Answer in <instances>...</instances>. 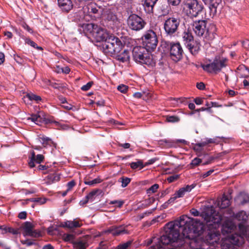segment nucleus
I'll return each mask as SVG.
<instances>
[{"label":"nucleus","instance_id":"1","mask_svg":"<svg viewBox=\"0 0 249 249\" xmlns=\"http://www.w3.org/2000/svg\"><path fill=\"white\" fill-rule=\"evenodd\" d=\"M204 230L202 222L182 215L179 219L167 223L163 234L148 243H153L148 249H191L198 246L196 238Z\"/></svg>","mask_w":249,"mask_h":249},{"label":"nucleus","instance_id":"2","mask_svg":"<svg viewBox=\"0 0 249 249\" xmlns=\"http://www.w3.org/2000/svg\"><path fill=\"white\" fill-rule=\"evenodd\" d=\"M84 26L85 29L91 34L97 42H104L102 47L105 53L112 55L118 54L121 52L123 45L119 38L109 35L106 30L96 24L88 23Z\"/></svg>","mask_w":249,"mask_h":249},{"label":"nucleus","instance_id":"3","mask_svg":"<svg viewBox=\"0 0 249 249\" xmlns=\"http://www.w3.org/2000/svg\"><path fill=\"white\" fill-rule=\"evenodd\" d=\"M145 47L137 46L132 50V56L134 60L137 63L141 64L151 65L152 64L153 59L148 51Z\"/></svg>","mask_w":249,"mask_h":249},{"label":"nucleus","instance_id":"4","mask_svg":"<svg viewBox=\"0 0 249 249\" xmlns=\"http://www.w3.org/2000/svg\"><path fill=\"white\" fill-rule=\"evenodd\" d=\"M202 215L210 230L217 228L222 219L221 214L213 208L207 210Z\"/></svg>","mask_w":249,"mask_h":249},{"label":"nucleus","instance_id":"5","mask_svg":"<svg viewBox=\"0 0 249 249\" xmlns=\"http://www.w3.org/2000/svg\"><path fill=\"white\" fill-rule=\"evenodd\" d=\"M228 59L226 58L217 56L213 62L202 66L203 70L208 72L217 73L220 71L223 68L227 65Z\"/></svg>","mask_w":249,"mask_h":249},{"label":"nucleus","instance_id":"6","mask_svg":"<svg viewBox=\"0 0 249 249\" xmlns=\"http://www.w3.org/2000/svg\"><path fill=\"white\" fill-rule=\"evenodd\" d=\"M142 40L143 45L150 51L155 49L158 43L157 34L152 29L146 31L142 37Z\"/></svg>","mask_w":249,"mask_h":249},{"label":"nucleus","instance_id":"7","mask_svg":"<svg viewBox=\"0 0 249 249\" xmlns=\"http://www.w3.org/2000/svg\"><path fill=\"white\" fill-rule=\"evenodd\" d=\"M207 24V20L204 19L195 20L191 24V25L196 36L199 37L207 38L210 35V32Z\"/></svg>","mask_w":249,"mask_h":249},{"label":"nucleus","instance_id":"8","mask_svg":"<svg viewBox=\"0 0 249 249\" xmlns=\"http://www.w3.org/2000/svg\"><path fill=\"white\" fill-rule=\"evenodd\" d=\"M162 45L169 47L170 56L173 61L178 62L182 59L183 51L179 43L165 41L162 42Z\"/></svg>","mask_w":249,"mask_h":249},{"label":"nucleus","instance_id":"9","mask_svg":"<svg viewBox=\"0 0 249 249\" xmlns=\"http://www.w3.org/2000/svg\"><path fill=\"white\" fill-rule=\"evenodd\" d=\"M185 6L188 14L191 17H197L204 9L202 3L197 0H187Z\"/></svg>","mask_w":249,"mask_h":249},{"label":"nucleus","instance_id":"10","mask_svg":"<svg viewBox=\"0 0 249 249\" xmlns=\"http://www.w3.org/2000/svg\"><path fill=\"white\" fill-rule=\"evenodd\" d=\"M127 24L128 27L132 30L139 31L144 27L146 22L137 15L131 14L127 19Z\"/></svg>","mask_w":249,"mask_h":249},{"label":"nucleus","instance_id":"11","mask_svg":"<svg viewBox=\"0 0 249 249\" xmlns=\"http://www.w3.org/2000/svg\"><path fill=\"white\" fill-rule=\"evenodd\" d=\"M180 22L178 18L171 17L167 18L164 23V29L166 34L169 36L175 34L178 31Z\"/></svg>","mask_w":249,"mask_h":249},{"label":"nucleus","instance_id":"12","mask_svg":"<svg viewBox=\"0 0 249 249\" xmlns=\"http://www.w3.org/2000/svg\"><path fill=\"white\" fill-rule=\"evenodd\" d=\"M28 120H31L37 125H41L42 124H48L53 122L49 119L44 117L43 112H39L36 114H32L31 116L28 117Z\"/></svg>","mask_w":249,"mask_h":249},{"label":"nucleus","instance_id":"13","mask_svg":"<svg viewBox=\"0 0 249 249\" xmlns=\"http://www.w3.org/2000/svg\"><path fill=\"white\" fill-rule=\"evenodd\" d=\"M125 226L120 225L119 226H113L110 227L106 232L111 233L114 236H118L121 234H127L128 231L125 229Z\"/></svg>","mask_w":249,"mask_h":249},{"label":"nucleus","instance_id":"14","mask_svg":"<svg viewBox=\"0 0 249 249\" xmlns=\"http://www.w3.org/2000/svg\"><path fill=\"white\" fill-rule=\"evenodd\" d=\"M44 157L41 154H38L36 156L35 155L34 151L31 152V156L29 158L28 161V165L30 168H33L35 166V163H40L43 161Z\"/></svg>","mask_w":249,"mask_h":249},{"label":"nucleus","instance_id":"15","mask_svg":"<svg viewBox=\"0 0 249 249\" xmlns=\"http://www.w3.org/2000/svg\"><path fill=\"white\" fill-rule=\"evenodd\" d=\"M229 240L231 245L239 246L244 243V238L241 235L235 233L230 235Z\"/></svg>","mask_w":249,"mask_h":249},{"label":"nucleus","instance_id":"16","mask_svg":"<svg viewBox=\"0 0 249 249\" xmlns=\"http://www.w3.org/2000/svg\"><path fill=\"white\" fill-rule=\"evenodd\" d=\"M182 40L186 46L187 44L193 43L194 41V36L190 31L188 29L185 30L182 34Z\"/></svg>","mask_w":249,"mask_h":249},{"label":"nucleus","instance_id":"17","mask_svg":"<svg viewBox=\"0 0 249 249\" xmlns=\"http://www.w3.org/2000/svg\"><path fill=\"white\" fill-rule=\"evenodd\" d=\"M58 4L62 10L68 12L73 7V4L71 0H57Z\"/></svg>","mask_w":249,"mask_h":249},{"label":"nucleus","instance_id":"18","mask_svg":"<svg viewBox=\"0 0 249 249\" xmlns=\"http://www.w3.org/2000/svg\"><path fill=\"white\" fill-rule=\"evenodd\" d=\"M186 47L189 49L190 52L194 55H196L200 50V44L196 42H194L187 44Z\"/></svg>","mask_w":249,"mask_h":249},{"label":"nucleus","instance_id":"19","mask_svg":"<svg viewBox=\"0 0 249 249\" xmlns=\"http://www.w3.org/2000/svg\"><path fill=\"white\" fill-rule=\"evenodd\" d=\"M158 0H145L143 7L145 11L147 13H151L153 12V8Z\"/></svg>","mask_w":249,"mask_h":249},{"label":"nucleus","instance_id":"20","mask_svg":"<svg viewBox=\"0 0 249 249\" xmlns=\"http://www.w3.org/2000/svg\"><path fill=\"white\" fill-rule=\"evenodd\" d=\"M158 144L161 146L166 148H171L176 147L175 140L170 139H163L158 141Z\"/></svg>","mask_w":249,"mask_h":249},{"label":"nucleus","instance_id":"21","mask_svg":"<svg viewBox=\"0 0 249 249\" xmlns=\"http://www.w3.org/2000/svg\"><path fill=\"white\" fill-rule=\"evenodd\" d=\"M222 0H210L209 2L207 3L209 5L211 12L214 15L217 12V8L221 3Z\"/></svg>","mask_w":249,"mask_h":249},{"label":"nucleus","instance_id":"22","mask_svg":"<svg viewBox=\"0 0 249 249\" xmlns=\"http://www.w3.org/2000/svg\"><path fill=\"white\" fill-rule=\"evenodd\" d=\"M116 58L118 60L122 62L129 61L130 56L128 51L126 50H124L123 52L116 55Z\"/></svg>","mask_w":249,"mask_h":249},{"label":"nucleus","instance_id":"23","mask_svg":"<svg viewBox=\"0 0 249 249\" xmlns=\"http://www.w3.org/2000/svg\"><path fill=\"white\" fill-rule=\"evenodd\" d=\"M234 228V225L231 221H226L223 224L222 228V232L223 233L231 232Z\"/></svg>","mask_w":249,"mask_h":249},{"label":"nucleus","instance_id":"24","mask_svg":"<svg viewBox=\"0 0 249 249\" xmlns=\"http://www.w3.org/2000/svg\"><path fill=\"white\" fill-rule=\"evenodd\" d=\"M227 213L229 214L230 217H233L237 218L238 220H243V216L245 215V212L244 211H241L237 213H234L231 209L227 210Z\"/></svg>","mask_w":249,"mask_h":249},{"label":"nucleus","instance_id":"25","mask_svg":"<svg viewBox=\"0 0 249 249\" xmlns=\"http://www.w3.org/2000/svg\"><path fill=\"white\" fill-rule=\"evenodd\" d=\"M230 205V201L227 196H223L220 201L218 202L219 208L223 209L228 207Z\"/></svg>","mask_w":249,"mask_h":249},{"label":"nucleus","instance_id":"26","mask_svg":"<svg viewBox=\"0 0 249 249\" xmlns=\"http://www.w3.org/2000/svg\"><path fill=\"white\" fill-rule=\"evenodd\" d=\"M82 225V223L77 220L67 221L65 222L63 226L69 229H73L74 228L80 227Z\"/></svg>","mask_w":249,"mask_h":249},{"label":"nucleus","instance_id":"27","mask_svg":"<svg viewBox=\"0 0 249 249\" xmlns=\"http://www.w3.org/2000/svg\"><path fill=\"white\" fill-rule=\"evenodd\" d=\"M49 85L54 89L61 90L65 88L66 84L58 81L56 82L55 81H49Z\"/></svg>","mask_w":249,"mask_h":249},{"label":"nucleus","instance_id":"28","mask_svg":"<svg viewBox=\"0 0 249 249\" xmlns=\"http://www.w3.org/2000/svg\"><path fill=\"white\" fill-rule=\"evenodd\" d=\"M101 182L102 179H101L100 178H96L92 180H90L89 177V176H86L84 178L85 184L90 186H93L94 184L99 183Z\"/></svg>","mask_w":249,"mask_h":249},{"label":"nucleus","instance_id":"29","mask_svg":"<svg viewBox=\"0 0 249 249\" xmlns=\"http://www.w3.org/2000/svg\"><path fill=\"white\" fill-rule=\"evenodd\" d=\"M239 231L240 232V235H241L243 237L247 236L249 235V228L245 226L242 224H239L238 225Z\"/></svg>","mask_w":249,"mask_h":249},{"label":"nucleus","instance_id":"30","mask_svg":"<svg viewBox=\"0 0 249 249\" xmlns=\"http://www.w3.org/2000/svg\"><path fill=\"white\" fill-rule=\"evenodd\" d=\"M72 243L74 247L77 249H86L87 247V242L83 240H77Z\"/></svg>","mask_w":249,"mask_h":249},{"label":"nucleus","instance_id":"31","mask_svg":"<svg viewBox=\"0 0 249 249\" xmlns=\"http://www.w3.org/2000/svg\"><path fill=\"white\" fill-rule=\"evenodd\" d=\"M24 235H28L33 230V225L30 222H25L23 225Z\"/></svg>","mask_w":249,"mask_h":249},{"label":"nucleus","instance_id":"32","mask_svg":"<svg viewBox=\"0 0 249 249\" xmlns=\"http://www.w3.org/2000/svg\"><path fill=\"white\" fill-rule=\"evenodd\" d=\"M239 70L241 71L240 73L241 77L248 78L249 77V69L245 66L243 65L240 66Z\"/></svg>","mask_w":249,"mask_h":249},{"label":"nucleus","instance_id":"33","mask_svg":"<svg viewBox=\"0 0 249 249\" xmlns=\"http://www.w3.org/2000/svg\"><path fill=\"white\" fill-rule=\"evenodd\" d=\"M131 180V179L130 178L123 176L119 179L118 181L122 183L121 186L123 188H124L129 184Z\"/></svg>","mask_w":249,"mask_h":249},{"label":"nucleus","instance_id":"34","mask_svg":"<svg viewBox=\"0 0 249 249\" xmlns=\"http://www.w3.org/2000/svg\"><path fill=\"white\" fill-rule=\"evenodd\" d=\"M26 97L31 101H35L37 103L41 101L42 99L40 96L34 94L32 93H28L26 95Z\"/></svg>","mask_w":249,"mask_h":249},{"label":"nucleus","instance_id":"35","mask_svg":"<svg viewBox=\"0 0 249 249\" xmlns=\"http://www.w3.org/2000/svg\"><path fill=\"white\" fill-rule=\"evenodd\" d=\"M60 178L58 174H54L52 175H50L48 176V179L50 180L48 181V183L51 184L52 183L58 181L60 180Z\"/></svg>","mask_w":249,"mask_h":249},{"label":"nucleus","instance_id":"36","mask_svg":"<svg viewBox=\"0 0 249 249\" xmlns=\"http://www.w3.org/2000/svg\"><path fill=\"white\" fill-rule=\"evenodd\" d=\"M101 190L99 189H95L90 192L86 197L89 200H93L95 196L97 195V193L99 192H100Z\"/></svg>","mask_w":249,"mask_h":249},{"label":"nucleus","instance_id":"37","mask_svg":"<svg viewBox=\"0 0 249 249\" xmlns=\"http://www.w3.org/2000/svg\"><path fill=\"white\" fill-rule=\"evenodd\" d=\"M180 121L179 117L177 116H170L167 115L166 116V121L169 123H178Z\"/></svg>","mask_w":249,"mask_h":249},{"label":"nucleus","instance_id":"38","mask_svg":"<svg viewBox=\"0 0 249 249\" xmlns=\"http://www.w3.org/2000/svg\"><path fill=\"white\" fill-rule=\"evenodd\" d=\"M130 167L133 169H136L138 168H140L141 169L144 167L142 161H138L137 162H133L130 164Z\"/></svg>","mask_w":249,"mask_h":249},{"label":"nucleus","instance_id":"39","mask_svg":"<svg viewBox=\"0 0 249 249\" xmlns=\"http://www.w3.org/2000/svg\"><path fill=\"white\" fill-rule=\"evenodd\" d=\"M132 244V241H128L125 243H124L119 245L115 249H127Z\"/></svg>","mask_w":249,"mask_h":249},{"label":"nucleus","instance_id":"40","mask_svg":"<svg viewBox=\"0 0 249 249\" xmlns=\"http://www.w3.org/2000/svg\"><path fill=\"white\" fill-rule=\"evenodd\" d=\"M39 139L41 142L44 147L46 146L48 144H50V143L51 142V139L48 137L42 136L40 137Z\"/></svg>","mask_w":249,"mask_h":249},{"label":"nucleus","instance_id":"41","mask_svg":"<svg viewBox=\"0 0 249 249\" xmlns=\"http://www.w3.org/2000/svg\"><path fill=\"white\" fill-rule=\"evenodd\" d=\"M74 235L71 234H64L63 235V239L66 242H73Z\"/></svg>","mask_w":249,"mask_h":249},{"label":"nucleus","instance_id":"42","mask_svg":"<svg viewBox=\"0 0 249 249\" xmlns=\"http://www.w3.org/2000/svg\"><path fill=\"white\" fill-rule=\"evenodd\" d=\"M28 200L32 202H36L39 204H43L46 202V199L45 198H42L40 197L31 198L28 199Z\"/></svg>","mask_w":249,"mask_h":249},{"label":"nucleus","instance_id":"43","mask_svg":"<svg viewBox=\"0 0 249 249\" xmlns=\"http://www.w3.org/2000/svg\"><path fill=\"white\" fill-rule=\"evenodd\" d=\"M88 12L89 13L97 14L98 13L99 9L95 5H90L88 7Z\"/></svg>","mask_w":249,"mask_h":249},{"label":"nucleus","instance_id":"44","mask_svg":"<svg viewBox=\"0 0 249 249\" xmlns=\"http://www.w3.org/2000/svg\"><path fill=\"white\" fill-rule=\"evenodd\" d=\"M201 161L202 160L200 159L196 158L192 160L190 163V166L191 168H194L195 167L198 165L199 163L201 162Z\"/></svg>","mask_w":249,"mask_h":249},{"label":"nucleus","instance_id":"45","mask_svg":"<svg viewBox=\"0 0 249 249\" xmlns=\"http://www.w3.org/2000/svg\"><path fill=\"white\" fill-rule=\"evenodd\" d=\"M185 193L186 192L185 188H183L182 187L179 189L178 191H177L175 193V195L176 196L177 198H179L183 197L184 196Z\"/></svg>","mask_w":249,"mask_h":249},{"label":"nucleus","instance_id":"46","mask_svg":"<svg viewBox=\"0 0 249 249\" xmlns=\"http://www.w3.org/2000/svg\"><path fill=\"white\" fill-rule=\"evenodd\" d=\"M159 186L158 184H154L147 190V193L150 194L156 192L157 189L159 188Z\"/></svg>","mask_w":249,"mask_h":249},{"label":"nucleus","instance_id":"47","mask_svg":"<svg viewBox=\"0 0 249 249\" xmlns=\"http://www.w3.org/2000/svg\"><path fill=\"white\" fill-rule=\"evenodd\" d=\"M179 178V175H173L167 178V180L169 183L173 182L177 179H178Z\"/></svg>","mask_w":249,"mask_h":249},{"label":"nucleus","instance_id":"48","mask_svg":"<svg viewBox=\"0 0 249 249\" xmlns=\"http://www.w3.org/2000/svg\"><path fill=\"white\" fill-rule=\"evenodd\" d=\"M27 236H30L33 237H39L41 236V233L40 232L37 231L36 230H32L31 232Z\"/></svg>","mask_w":249,"mask_h":249},{"label":"nucleus","instance_id":"49","mask_svg":"<svg viewBox=\"0 0 249 249\" xmlns=\"http://www.w3.org/2000/svg\"><path fill=\"white\" fill-rule=\"evenodd\" d=\"M93 84V82L92 81H90L87 84L83 86L81 89L83 91H87L91 87Z\"/></svg>","mask_w":249,"mask_h":249},{"label":"nucleus","instance_id":"50","mask_svg":"<svg viewBox=\"0 0 249 249\" xmlns=\"http://www.w3.org/2000/svg\"><path fill=\"white\" fill-rule=\"evenodd\" d=\"M117 89L122 93H126L128 90V87L124 85H121L118 86Z\"/></svg>","mask_w":249,"mask_h":249},{"label":"nucleus","instance_id":"51","mask_svg":"<svg viewBox=\"0 0 249 249\" xmlns=\"http://www.w3.org/2000/svg\"><path fill=\"white\" fill-rule=\"evenodd\" d=\"M107 18L108 20H114V19L116 18L115 15L113 12L107 11Z\"/></svg>","mask_w":249,"mask_h":249},{"label":"nucleus","instance_id":"52","mask_svg":"<svg viewBox=\"0 0 249 249\" xmlns=\"http://www.w3.org/2000/svg\"><path fill=\"white\" fill-rule=\"evenodd\" d=\"M21 243L23 245H26L27 246H31L35 244V242L34 241L28 239L25 240H21Z\"/></svg>","mask_w":249,"mask_h":249},{"label":"nucleus","instance_id":"53","mask_svg":"<svg viewBox=\"0 0 249 249\" xmlns=\"http://www.w3.org/2000/svg\"><path fill=\"white\" fill-rule=\"evenodd\" d=\"M241 203L242 204L249 202V195L248 194H244L242 196Z\"/></svg>","mask_w":249,"mask_h":249},{"label":"nucleus","instance_id":"54","mask_svg":"<svg viewBox=\"0 0 249 249\" xmlns=\"http://www.w3.org/2000/svg\"><path fill=\"white\" fill-rule=\"evenodd\" d=\"M75 185H76V183H75V181L73 180H71V181H69V182H68L67 184L68 191H70Z\"/></svg>","mask_w":249,"mask_h":249},{"label":"nucleus","instance_id":"55","mask_svg":"<svg viewBox=\"0 0 249 249\" xmlns=\"http://www.w3.org/2000/svg\"><path fill=\"white\" fill-rule=\"evenodd\" d=\"M4 229L5 232H9L10 233H12L14 234H18L17 230H16L13 228H7L6 227H4Z\"/></svg>","mask_w":249,"mask_h":249},{"label":"nucleus","instance_id":"56","mask_svg":"<svg viewBox=\"0 0 249 249\" xmlns=\"http://www.w3.org/2000/svg\"><path fill=\"white\" fill-rule=\"evenodd\" d=\"M168 2L170 5L177 6L180 3V0H168Z\"/></svg>","mask_w":249,"mask_h":249},{"label":"nucleus","instance_id":"57","mask_svg":"<svg viewBox=\"0 0 249 249\" xmlns=\"http://www.w3.org/2000/svg\"><path fill=\"white\" fill-rule=\"evenodd\" d=\"M177 197L175 195V194L173 195V196L171 197L167 202H166L165 203H164V205H166V204H170V203H173L174 202V201L177 199Z\"/></svg>","mask_w":249,"mask_h":249},{"label":"nucleus","instance_id":"58","mask_svg":"<svg viewBox=\"0 0 249 249\" xmlns=\"http://www.w3.org/2000/svg\"><path fill=\"white\" fill-rule=\"evenodd\" d=\"M28 43L35 48H36L38 50H42V48L41 47H37L36 43L32 40H29Z\"/></svg>","mask_w":249,"mask_h":249},{"label":"nucleus","instance_id":"59","mask_svg":"<svg viewBox=\"0 0 249 249\" xmlns=\"http://www.w3.org/2000/svg\"><path fill=\"white\" fill-rule=\"evenodd\" d=\"M27 217V213L26 212H20L18 215V217L21 219H25Z\"/></svg>","mask_w":249,"mask_h":249},{"label":"nucleus","instance_id":"60","mask_svg":"<svg viewBox=\"0 0 249 249\" xmlns=\"http://www.w3.org/2000/svg\"><path fill=\"white\" fill-rule=\"evenodd\" d=\"M195 186H196V185L192 184L190 185H188L186 187H183V188H185V192H190L193 188H195Z\"/></svg>","mask_w":249,"mask_h":249},{"label":"nucleus","instance_id":"61","mask_svg":"<svg viewBox=\"0 0 249 249\" xmlns=\"http://www.w3.org/2000/svg\"><path fill=\"white\" fill-rule=\"evenodd\" d=\"M110 204H117L119 207H121L123 204V202L120 201H117V200H114V201H111Z\"/></svg>","mask_w":249,"mask_h":249},{"label":"nucleus","instance_id":"62","mask_svg":"<svg viewBox=\"0 0 249 249\" xmlns=\"http://www.w3.org/2000/svg\"><path fill=\"white\" fill-rule=\"evenodd\" d=\"M196 87L198 89L200 90H203L205 89V86L203 82H199L197 83Z\"/></svg>","mask_w":249,"mask_h":249},{"label":"nucleus","instance_id":"63","mask_svg":"<svg viewBox=\"0 0 249 249\" xmlns=\"http://www.w3.org/2000/svg\"><path fill=\"white\" fill-rule=\"evenodd\" d=\"M214 172V170L211 169L209 170L208 171L206 172V173H204L202 175V177L205 178H206L210 175H211L213 172Z\"/></svg>","mask_w":249,"mask_h":249},{"label":"nucleus","instance_id":"64","mask_svg":"<svg viewBox=\"0 0 249 249\" xmlns=\"http://www.w3.org/2000/svg\"><path fill=\"white\" fill-rule=\"evenodd\" d=\"M190 213L195 216H198L199 214V212L195 209H192L190 210Z\"/></svg>","mask_w":249,"mask_h":249}]
</instances>
